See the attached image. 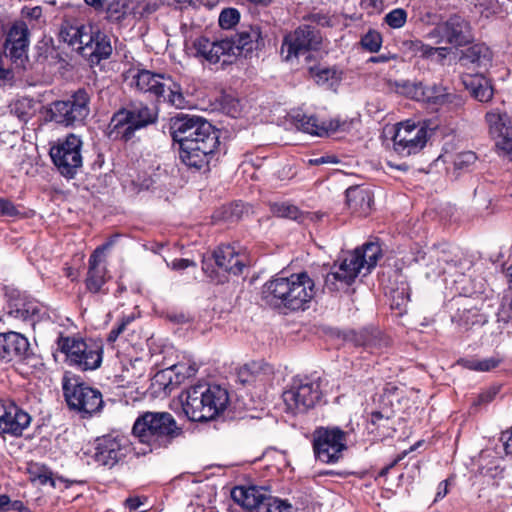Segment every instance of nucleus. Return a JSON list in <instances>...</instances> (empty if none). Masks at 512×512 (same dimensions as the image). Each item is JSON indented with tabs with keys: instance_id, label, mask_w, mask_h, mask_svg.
Returning <instances> with one entry per match:
<instances>
[{
	"instance_id": "28",
	"label": "nucleus",
	"mask_w": 512,
	"mask_h": 512,
	"mask_svg": "<svg viewBox=\"0 0 512 512\" xmlns=\"http://www.w3.org/2000/svg\"><path fill=\"white\" fill-rule=\"evenodd\" d=\"M216 266L228 273L239 275L242 273L245 264L241 256L231 245H221L213 252Z\"/></svg>"
},
{
	"instance_id": "48",
	"label": "nucleus",
	"mask_w": 512,
	"mask_h": 512,
	"mask_svg": "<svg viewBox=\"0 0 512 512\" xmlns=\"http://www.w3.org/2000/svg\"><path fill=\"white\" fill-rule=\"evenodd\" d=\"M260 512H296V509L284 500L270 497L266 506L260 508Z\"/></svg>"
},
{
	"instance_id": "26",
	"label": "nucleus",
	"mask_w": 512,
	"mask_h": 512,
	"mask_svg": "<svg viewBox=\"0 0 512 512\" xmlns=\"http://www.w3.org/2000/svg\"><path fill=\"white\" fill-rule=\"evenodd\" d=\"M91 42L79 46L80 54L87 58L92 64H98L101 60L107 59L112 53L110 37L105 33L91 31Z\"/></svg>"
},
{
	"instance_id": "46",
	"label": "nucleus",
	"mask_w": 512,
	"mask_h": 512,
	"mask_svg": "<svg viewBox=\"0 0 512 512\" xmlns=\"http://www.w3.org/2000/svg\"><path fill=\"white\" fill-rule=\"evenodd\" d=\"M404 46L413 56L422 58L431 57L432 47L423 43L421 40H410L404 42Z\"/></svg>"
},
{
	"instance_id": "1",
	"label": "nucleus",
	"mask_w": 512,
	"mask_h": 512,
	"mask_svg": "<svg viewBox=\"0 0 512 512\" xmlns=\"http://www.w3.org/2000/svg\"><path fill=\"white\" fill-rule=\"evenodd\" d=\"M170 135L179 144V157L190 168L199 170L209 163L219 146L217 130L197 116L179 115L171 119Z\"/></svg>"
},
{
	"instance_id": "41",
	"label": "nucleus",
	"mask_w": 512,
	"mask_h": 512,
	"mask_svg": "<svg viewBox=\"0 0 512 512\" xmlns=\"http://www.w3.org/2000/svg\"><path fill=\"white\" fill-rule=\"evenodd\" d=\"M459 364L472 371L488 372L498 367L500 359L497 357H489L485 359H461Z\"/></svg>"
},
{
	"instance_id": "18",
	"label": "nucleus",
	"mask_w": 512,
	"mask_h": 512,
	"mask_svg": "<svg viewBox=\"0 0 512 512\" xmlns=\"http://www.w3.org/2000/svg\"><path fill=\"white\" fill-rule=\"evenodd\" d=\"M131 451V443L124 435H105L98 439L95 461L102 466L113 467L126 458Z\"/></svg>"
},
{
	"instance_id": "61",
	"label": "nucleus",
	"mask_w": 512,
	"mask_h": 512,
	"mask_svg": "<svg viewBox=\"0 0 512 512\" xmlns=\"http://www.w3.org/2000/svg\"><path fill=\"white\" fill-rule=\"evenodd\" d=\"M499 10H500V7H499L498 3L496 2V3H491L490 6L485 7L481 11V13L483 16L488 18L490 16L496 15Z\"/></svg>"
},
{
	"instance_id": "2",
	"label": "nucleus",
	"mask_w": 512,
	"mask_h": 512,
	"mask_svg": "<svg viewBox=\"0 0 512 512\" xmlns=\"http://www.w3.org/2000/svg\"><path fill=\"white\" fill-rule=\"evenodd\" d=\"M262 293L270 306L304 310L315 295V283L306 272L279 276L265 283Z\"/></svg>"
},
{
	"instance_id": "35",
	"label": "nucleus",
	"mask_w": 512,
	"mask_h": 512,
	"mask_svg": "<svg viewBox=\"0 0 512 512\" xmlns=\"http://www.w3.org/2000/svg\"><path fill=\"white\" fill-rule=\"evenodd\" d=\"M197 372L195 363L180 362L162 371V377L168 378L166 386H177Z\"/></svg>"
},
{
	"instance_id": "64",
	"label": "nucleus",
	"mask_w": 512,
	"mask_h": 512,
	"mask_svg": "<svg viewBox=\"0 0 512 512\" xmlns=\"http://www.w3.org/2000/svg\"><path fill=\"white\" fill-rule=\"evenodd\" d=\"M10 510L16 511V512H32L22 501L20 500H14L11 501V507Z\"/></svg>"
},
{
	"instance_id": "12",
	"label": "nucleus",
	"mask_w": 512,
	"mask_h": 512,
	"mask_svg": "<svg viewBox=\"0 0 512 512\" xmlns=\"http://www.w3.org/2000/svg\"><path fill=\"white\" fill-rule=\"evenodd\" d=\"M51 159L59 173L70 179L82 167V140L75 134H69L64 140L50 148Z\"/></svg>"
},
{
	"instance_id": "62",
	"label": "nucleus",
	"mask_w": 512,
	"mask_h": 512,
	"mask_svg": "<svg viewBox=\"0 0 512 512\" xmlns=\"http://www.w3.org/2000/svg\"><path fill=\"white\" fill-rule=\"evenodd\" d=\"M11 499L6 494L0 495V512H8L11 507Z\"/></svg>"
},
{
	"instance_id": "39",
	"label": "nucleus",
	"mask_w": 512,
	"mask_h": 512,
	"mask_svg": "<svg viewBox=\"0 0 512 512\" xmlns=\"http://www.w3.org/2000/svg\"><path fill=\"white\" fill-rule=\"evenodd\" d=\"M429 259V270L426 272L427 278L438 277L442 274H451V271L455 268L454 264L450 263L444 256H440L437 251H433Z\"/></svg>"
},
{
	"instance_id": "56",
	"label": "nucleus",
	"mask_w": 512,
	"mask_h": 512,
	"mask_svg": "<svg viewBox=\"0 0 512 512\" xmlns=\"http://www.w3.org/2000/svg\"><path fill=\"white\" fill-rule=\"evenodd\" d=\"M171 266L175 270H184L189 266H195V263L189 259H175L172 261Z\"/></svg>"
},
{
	"instance_id": "19",
	"label": "nucleus",
	"mask_w": 512,
	"mask_h": 512,
	"mask_svg": "<svg viewBox=\"0 0 512 512\" xmlns=\"http://www.w3.org/2000/svg\"><path fill=\"white\" fill-rule=\"evenodd\" d=\"M193 46L196 56L203 57L212 64L218 62L223 64L230 63L237 56V47L234 39L210 41L208 38L200 37L195 40Z\"/></svg>"
},
{
	"instance_id": "29",
	"label": "nucleus",
	"mask_w": 512,
	"mask_h": 512,
	"mask_svg": "<svg viewBox=\"0 0 512 512\" xmlns=\"http://www.w3.org/2000/svg\"><path fill=\"white\" fill-rule=\"evenodd\" d=\"M462 83L471 96L480 102H488L493 97L492 85L481 73L463 75Z\"/></svg>"
},
{
	"instance_id": "44",
	"label": "nucleus",
	"mask_w": 512,
	"mask_h": 512,
	"mask_svg": "<svg viewBox=\"0 0 512 512\" xmlns=\"http://www.w3.org/2000/svg\"><path fill=\"white\" fill-rule=\"evenodd\" d=\"M315 81L318 85L327 86L333 88L338 85L340 76L337 70L331 68H325L319 70L315 75Z\"/></svg>"
},
{
	"instance_id": "42",
	"label": "nucleus",
	"mask_w": 512,
	"mask_h": 512,
	"mask_svg": "<svg viewBox=\"0 0 512 512\" xmlns=\"http://www.w3.org/2000/svg\"><path fill=\"white\" fill-rule=\"evenodd\" d=\"M29 474L32 481H37L41 485L50 484L55 487V481L52 478V472L45 466L38 464L31 465Z\"/></svg>"
},
{
	"instance_id": "36",
	"label": "nucleus",
	"mask_w": 512,
	"mask_h": 512,
	"mask_svg": "<svg viewBox=\"0 0 512 512\" xmlns=\"http://www.w3.org/2000/svg\"><path fill=\"white\" fill-rule=\"evenodd\" d=\"M485 121L488 125L489 134L492 138L512 130L510 117L506 112H501L498 109L487 112L485 115Z\"/></svg>"
},
{
	"instance_id": "63",
	"label": "nucleus",
	"mask_w": 512,
	"mask_h": 512,
	"mask_svg": "<svg viewBox=\"0 0 512 512\" xmlns=\"http://www.w3.org/2000/svg\"><path fill=\"white\" fill-rule=\"evenodd\" d=\"M125 505L132 511L138 509L142 505V502L139 497H129L125 500Z\"/></svg>"
},
{
	"instance_id": "9",
	"label": "nucleus",
	"mask_w": 512,
	"mask_h": 512,
	"mask_svg": "<svg viewBox=\"0 0 512 512\" xmlns=\"http://www.w3.org/2000/svg\"><path fill=\"white\" fill-rule=\"evenodd\" d=\"M433 129L426 121L407 120L397 124L393 135V147L396 153L406 157L420 152L432 136Z\"/></svg>"
},
{
	"instance_id": "60",
	"label": "nucleus",
	"mask_w": 512,
	"mask_h": 512,
	"mask_svg": "<svg viewBox=\"0 0 512 512\" xmlns=\"http://www.w3.org/2000/svg\"><path fill=\"white\" fill-rule=\"evenodd\" d=\"M14 77V74L11 69L4 67L0 63V81L2 82H10Z\"/></svg>"
},
{
	"instance_id": "50",
	"label": "nucleus",
	"mask_w": 512,
	"mask_h": 512,
	"mask_svg": "<svg viewBox=\"0 0 512 512\" xmlns=\"http://www.w3.org/2000/svg\"><path fill=\"white\" fill-rule=\"evenodd\" d=\"M495 139V146L499 154L510 157L512 160V129L504 134H501Z\"/></svg>"
},
{
	"instance_id": "45",
	"label": "nucleus",
	"mask_w": 512,
	"mask_h": 512,
	"mask_svg": "<svg viewBox=\"0 0 512 512\" xmlns=\"http://www.w3.org/2000/svg\"><path fill=\"white\" fill-rule=\"evenodd\" d=\"M360 44L363 49L375 53L381 48L382 36L376 30H369L362 36Z\"/></svg>"
},
{
	"instance_id": "3",
	"label": "nucleus",
	"mask_w": 512,
	"mask_h": 512,
	"mask_svg": "<svg viewBox=\"0 0 512 512\" xmlns=\"http://www.w3.org/2000/svg\"><path fill=\"white\" fill-rule=\"evenodd\" d=\"M381 257L378 243L368 242L361 248L348 253L339 264L334 263L332 270L326 274L324 287L330 291L347 289L359 276L362 270L369 273Z\"/></svg>"
},
{
	"instance_id": "5",
	"label": "nucleus",
	"mask_w": 512,
	"mask_h": 512,
	"mask_svg": "<svg viewBox=\"0 0 512 512\" xmlns=\"http://www.w3.org/2000/svg\"><path fill=\"white\" fill-rule=\"evenodd\" d=\"M182 406L191 421H208L221 414L229 403L228 391L219 385L200 383L182 395Z\"/></svg>"
},
{
	"instance_id": "31",
	"label": "nucleus",
	"mask_w": 512,
	"mask_h": 512,
	"mask_svg": "<svg viewBox=\"0 0 512 512\" xmlns=\"http://www.w3.org/2000/svg\"><path fill=\"white\" fill-rule=\"evenodd\" d=\"M460 61L464 66L486 70L491 64L492 52L484 44H475L463 52Z\"/></svg>"
},
{
	"instance_id": "59",
	"label": "nucleus",
	"mask_w": 512,
	"mask_h": 512,
	"mask_svg": "<svg viewBox=\"0 0 512 512\" xmlns=\"http://www.w3.org/2000/svg\"><path fill=\"white\" fill-rule=\"evenodd\" d=\"M498 393V389L497 388H492V389H489L488 391L486 392H483L480 396H479V402L480 403H488L490 401L493 400V398L495 397V395Z\"/></svg>"
},
{
	"instance_id": "52",
	"label": "nucleus",
	"mask_w": 512,
	"mask_h": 512,
	"mask_svg": "<svg viewBox=\"0 0 512 512\" xmlns=\"http://www.w3.org/2000/svg\"><path fill=\"white\" fill-rule=\"evenodd\" d=\"M135 320L134 314L125 315L121 318L119 324L116 328H113L107 337V340L109 342H114L119 337L120 334H122L127 327Z\"/></svg>"
},
{
	"instance_id": "21",
	"label": "nucleus",
	"mask_w": 512,
	"mask_h": 512,
	"mask_svg": "<svg viewBox=\"0 0 512 512\" xmlns=\"http://www.w3.org/2000/svg\"><path fill=\"white\" fill-rule=\"evenodd\" d=\"M28 37L29 30L24 22H15L11 26L6 39V50L15 62L23 63V60L26 59L29 44Z\"/></svg>"
},
{
	"instance_id": "7",
	"label": "nucleus",
	"mask_w": 512,
	"mask_h": 512,
	"mask_svg": "<svg viewBox=\"0 0 512 512\" xmlns=\"http://www.w3.org/2000/svg\"><path fill=\"white\" fill-rule=\"evenodd\" d=\"M157 119V112L154 108L138 103L128 108L118 110L112 116L106 134L109 139L116 141H129L134 137L137 130L142 129Z\"/></svg>"
},
{
	"instance_id": "4",
	"label": "nucleus",
	"mask_w": 512,
	"mask_h": 512,
	"mask_svg": "<svg viewBox=\"0 0 512 512\" xmlns=\"http://www.w3.org/2000/svg\"><path fill=\"white\" fill-rule=\"evenodd\" d=\"M133 436L145 445L142 454L166 448L182 434V428L168 412L147 411L140 414L132 427Z\"/></svg>"
},
{
	"instance_id": "53",
	"label": "nucleus",
	"mask_w": 512,
	"mask_h": 512,
	"mask_svg": "<svg viewBox=\"0 0 512 512\" xmlns=\"http://www.w3.org/2000/svg\"><path fill=\"white\" fill-rule=\"evenodd\" d=\"M477 160V156L472 151H464L459 153L454 161L455 167L458 169L467 168L474 164Z\"/></svg>"
},
{
	"instance_id": "57",
	"label": "nucleus",
	"mask_w": 512,
	"mask_h": 512,
	"mask_svg": "<svg viewBox=\"0 0 512 512\" xmlns=\"http://www.w3.org/2000/svg\"><path fill=\"white\" fill-rule=\"evenodd\" d=\"M117 237L118 236L115 235L114 237L109 239L106 243H104L100 247L96 248L95 251L92 253V255H98V258H103L104 252L114 245Z\"/></svg>"
},
{
	"instance_id": "38",
	"label": "nucleus",
	"mask_w": 512,
	"mask_h": 512,
	"mask_svg": "<svg viewBox=\"0 0 512 512\" xmlns=\"http://www.w3.org/2000/svg\"><path fill=\"white\" fill-rule=\"evenodd\" d=\"M133 2L130 0H113L106 9V18L112 23L120 24L130 15Z\"/></svg>"
},
{
	"instance_id": "6",
	"label": "nucleus",
	"mask_w": 512,
	"mask_h": 512,
	"mask_svg": "<svg viewBox=\"0 0 512 512\" xmlns=\"http://www.w3.org/2000/svg\"><path fill=\"white\" fill-rule=\"evenodd\" d=\"M132 84L138 91L157 101L169 103L178 109L186 106L181 85L168 74L142 69L133 75Z\"/></svg>"
},
{
	"instance_id": "25",
	"label": "nucleus",
	"mask_w": 512,
	"mask_h": 512,
	"mask_svg": "<svg viewBox=\"0 0 512 512\" xmlns=\"http://www.w3.org/2000/svg\"><path fill=\"white\" fill-rule=\"evenodd\" d=\"M292 121L298 130L316 136L327 135L339 128L338 120L319 121L314 116H308L299 111L292 114Z\"/></svg>"
},
{
	"instance_id": "13",
	"label": "nucleus",
	"mask_w": 512,
	"mask_h": 512,
	"mask_svg": "<svg viewBox=\"0 0 512 512\" xmlns=\"http://www.w3.org/2000/svg\"><path fill=\"white\" fill-rule=\"evenodd\" d=\"M315 456L323 463H335L346 447V433L337 427L319 428L313 435Z\"/></svg>"
},
{
	"instance_id": "58",
	"label": "nucleus",
	"mask_w": 512,
	"mask_h": 512,
	"mask_svg": "<svg viewBox=\"0 0 512 512\" xmlns=\"http://www.w3.org/2000/svg\"><path fill=\"white\" fill-rule=\"evenodd\" d=\"M448 494V480L439 483L434 501L444 498Z\"/></svg>"
},
{
	"instance_id": "47",
	"label": "nucleus",
	"mask_w": 512,
	"mask_h": 512,
	"mask_svg": "<svg viewBox=\"0 0 512 512\" xmlns=\"http://www.w3.org/2000/svg\"><path fill=\"white\" fill-rule=\"evenodd\" d=\"M33 109V100L29 98H22L20 100H17L12 105V112L23 121H26L30 115L32 114Z\"/></svg>"
},
{
	"instance_id": "22",
	"label": "nucleus",
	"mask_w": 512,
	"mask_h": 512,
	"mask_svg": "<svg viewBox=\"0 0 512 512\" xmlns=\"http://www.w3.org/2000/svg\"><path fill=\"white\" fill-rule=\"evenodd\" d=\"M2 414L3 434L20 436L31 422L30 415L13 402L3 401Z\"/></svg>"
},
{
	"instance_id": "49",
	"label": "nucleus",
	"mask_w": 512,
	"mask_h": 512,
	"mask_svg": "<svg viewBox=\"0 0 512 512\" xmlns=\"http://www.w3.org/2000/svg\"><path fill=\"white\" fill-rule=\"evenodd\" d=\"M240 20V13L235 8H226L219 15V25L223 29H231Z\"/></svg>"
},
{
	"instance_id": "33",
	"label": "nucleus",
	"mask_w": 512,
	"mask_h": 512,
	"mask_svg": "<svg viewBox=\"0 0 512 512\" xmlns=\"http://www.w3.org/2000/svg\"><path fill=\"white\" fill-rule=\"evenodd\" d=\"M273 370L265 363L252 362L244 365L238 372V378L243 384L265 382L270 379Z\"/></svg>"
},
{
	"instance_id": "40",
	"label": "nucleus",
	"mask_w": 512,
	"mask_h": 512,
	"mask_svg": "<svg viewBox=\"0 0 512 512\" xmlns=\"http://www.w3.org/2000/svg\"><path fill=\"white\" fill-rule=\"evenodd\" d=\"M261 39V31L259 27H250L248 30H243L237 34V39L234 40L237 47V56L243 51L252 49V43L258 42Z\"/></svg>"
},
{
	"instance_id": "10",
	"label": "nucleus",
	"mask_w": 512,
	"mask_h": 512,
	"mask_svg": "<svg viewBox=\"0 0 512 512\" xmlns=\"http://www.w3.org/2000/svg\"><path fill=\"white\" fill-rule=\"evenodd\" d=\"M57 347L66 355L69 365L82 371L95 370L102 363L100 347L87 344L82 339L60 336L57 339Z\"/></svg>"
},
{
	"instance_id": "34",
	"label": "nucleus",
	"mask_w": 512,
	"mask_h": 512,
	"mask_svg": "<svg viewBox=\"0 0 512 512\" xmlns=\"http://www.w3.org/2000/svg\"><path fill=\"white\" fill-rule=\"evenodd\" d=\"M346 199L348 206L362 215L369 213L373 202L371 191L361 187H350L347 189Z\"/></svg>"
},
{
	"instance_id": "51",
	"label": "nucleus",
	"mask_w": 512,
	"mask_h": 512,
	"mask_svg": "<svg viewBox=\"0 0 512 512\" xmlns=\"http://www.w3.org/2000/svg\"><path fill=\"white\" fill-rule=\"evenodd\" d=\"M407 21V12L402 8H396L385 16V22L394 29L401 28Z\"/></svg>"
},
{
	"instance_id": "54",
	"label": "nucleus",
	"mask_w": 512,
	"mask_h": 512,
	"mask_svg": "<svg viewBox=\"0 0 512 512\" xmlns=\"http://www.w3.org/2000/svg\"><path fill=\"white\" fill-rule=\"evenodd\" d=\"M19 214L17 207L8 199H0V215L14 217Z\"/></svg>"
},
{
	"instance_id": "24",
	"label": "nucleus",
	"mask_w": 512,
	"mask_h": 512,
	"mask_svg": "<svg viewBox=\"0 0 512 512\" xmlns=\"http://www.w3.org/2000/svg\"><path fill=\"white\" fill-rule=\"evenodd\" d=\"M10 313L15 318L29 322L33 327L37 322L48 319L46 307L34 299L21 298L11 304Z\"/></svg>"
},
{
	"instance_id": "32",
	"label": "nucleus",
	"mask_w": 512,
	"mask_h": 512,
	"mask_svg": "<svg viewBox=\"0 0 512 512\" xmlns=\"http://www.w3.org/2000/svg\"><path fill=\"white\" fill-rule=\"evenodd\" d=\"M59 36L61 40L71 46L75 51L80 54L79 46L87 45L91 42V29L83 25L74 26L65 24L61 27Z\"/></svg>"
},
{
	"instance_id": "23",
	"label": "nucleus",
	"mask_w": 512,
	"mask_h": 512,
	"mask_svg": "<svg viewBox=\"0 0 512 512\" xmlns=\"http://www.w3.org/2000/svg\"><path fill=\"white\" fill-rule=\"evenodd\" d=\"M483 306V301L478 306L473 300L464 298L452 320L465 329L484 325L488 321V315L483 311Z\"/></svg>"
},
{
	"instance_id": "8",
	"label": "nucleus",
	"mask_w": 512,
	"mask_h": 512,
	"mask_svg": "<svg viewBox=\"0 0 512 512\" xmlns=\"http://www.w3.org/2000/svg\"><path fill=\"white\" fill-rule=\"evenodd\" d=\"M321 396L319 378L297 375L283 392V401L288 412L300 414L312 409L320 401Z\"/></svg>"
},
{
	"instance_id": "55",
	"label": "nucleus",
	"mask_w": 512,
	"mask_h": 512,
	"mask_svg": "<svg viewBox=\"0 0 512 512\" xmlns=\"http://www.w3.org/2000/svg\"><path fill=\"white\" fill-rule=\"evenodd\" d=\"M339 160L335 156H321L308 161L309 165L317 166L322 164H337Z\"/></svg>"
},
{
	"instance_id": "15",
	"label": "nucleus",
	"mask_w": 512,
	"mask_h": 512,
	"mask_svg": "<svg viewBox=\"0 0 512 512\" xmlns=\"http://www.w3.org/2000/svg\"><path fill=\"white\" fill-rule=\"evenodd\" d=\"M63 391L68 406L80 413L92 415L103 406L101 392L83 383L72 385L64 380Z\"/></svg>"
},
{
	"instance_id": "37",
	"label": "nucleus",
	"mask_w": 512,
	"mask_h": 512,
	"mask_svg": "<svg viewBox=\"0 0 512 512\" xmlns=\"http://www.w3.org/2000/svg\"><path fill=\"white\" fill-rule=\"evenodd\" d=\"M355 343L357 345L364 346L374 353L380 351L383 347H386L388 345V340L378 330L364 329L357 334Z\"/></svg>"
},
{
	"instance_id": "27",
	"label": "nucleus",
	"mask_w": 512,
	"mask_h": 512,
	"mask_svg": "<svg viewBox=\"0 0 512 512\" xmlns=\"http://www.w3.org/2000/svg\"><path fill=\"white\" fill-rule=\"evenodd\" d=\"M231 496L237 504L249 512H260V508L264 505L266 506L268 498L271 497L254 486L235 487L231 492Z\"/></svg>"
},
{
	"instance_id": "16",
	"label": "nucleus",
	"mask_w": 512,
	"mask_h": 512,
	"mask_svg": "<svg viewBox=\"0 0 512 512\" xmlns=\"http://www.w3.org/2000/svg\"><path fill=\"white\" fill-rule=\"evenodd\" d=\"M397 92L432 106L452 103L456 95L449 93L441 84L424 85L422 82L402 81L396 84Z\"/></svg>"
},
{
	"instance_id": "30",
	"label": "nucleus",
	"mask_w": 512,
	"mask_h": 512,
	"mask_svg": "<svg viewBox=\"0 0 512 512\" xmlns=\"http://www.w3.org/2000/svg\"><path fill=\"white\" fill-rule=\"evenodd\" d=\"M107 279V268L104 259L98 258V255H91L85 280L87 289L92 293H98Z\"/></svg>"
},
{
	"instance_id": "20",
	"label": "nucleus",
	"mask_w": 512,
	"mask_h": 512,
	"mask_svg": "<svg viewBox=\"0 0 512 512\" xmlns=\"http://www.w3.org/2000/svg\"><path fill=\"white\" fill-rule=\"evenodd\" d=\"M29 352L30 344L24 335L14 331L0 333V361H21Z\"/></svg>"
},
{
	"instance_id": "17",
	"label": "nucleus",
	"mask_w": 512,
	"mask_h": 512,
	"mask_svg": "<svg viewBox=\"0 0 512 512\" xmlns=\"http://www.w3.org/2000/svg\"><path fill=\"white\" fill-rule=\"evenodd\" d=\"M428 37L438 39L437 43H448L456 46H462L472 40L471 27L460 15H451L445 22L432 29Z\"/></svg>"
},
{
	"instance_id": "11",
	"label": "nucleus",
	"mask_w": 512,
	"mask_h": 512,
	"mask_svg": "<svg viewBox=\"0 0 512 512\" xmlns=\"http://www.w3.org/2000/svg\"><path fill=\"white\" fill-rule=\"evenodd\" d=\"M90 97L86 90H77L67 100L54 101L49 105L50 119L58 124L72 126L82 123L90 113Z\"/></svg>"
},
{
	"instance_id": "14",
	"label": "nucleus",
	"mask_w": 512,
	"mask_h": 512,
	"mask_svg": "<svg viewBox=\"0 0 512 512\" xmlns=\"http://www.w3.org/2000/svg\"><path fill=\"white\" fill-rule=\"evenodd\" d=\"M320 36L318 31L309 25H302L293 32L286 34L281 45V56L285 61H292L311 50L318 49Z\"/></svg>"
},
{
	"instance_id": "43",
	"label": "nucleus",
	"mask_w": 512,
	"mask_h": 512,
	"mask_svg": "<svg viewBox=\"0 0 512 512\" xmlns=\"http://www.w3.org/2000/svg\"><path fill=\"white\" fill-rule=\"evenodd\" d=\"M272 213L277 217L298 220L300 218L299 209L292 204L286 202L273 203L271 205Z\"/></svg>"
}]
</instances>
